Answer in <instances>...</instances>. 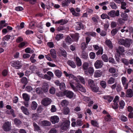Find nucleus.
<instances>
[{"label": "nucleus", "mask_w": 133, "mask_h": 133, "mask_svg": "<svg viewBox=\"0 0 133 133\" xmlns=\"http://www.w3.org/2000/svg\"><path fill=\"white\" fill-rule=\"evenodd\" d=\"M89 56L91 59H94L95 57V54L94 52H91L89 54Z\"/></svg>", "instance_id": "nucleus-51"}, {"label": "nucleus", "mask_w": 133, "mask_h": 133, "mask_svg": "<svg viewBox=\"0 0 133 133\" xmlns=\"http://www.w3.org/2000/svg\"><path fill=\"white\" fill-rule=\"evenodd\" d=\"M57 132V130L55 128L51 129L49 131V133H56Z\"/></svg>", "instance_id": "nucleus-64"}, {"label": "nucleus", "mask_w": 133, "mask_h": 133, "mask_svg": "<svg viewBox=\"0 0 133 133\" xmlns=\"http://www.w3.org/2000/svg\"><path fill=\"white\" fill-rule=\"evenodd\" d=\"M63 35L62 34H58L56 36L55 39L57 41H58L63 37Z\"/></svg>", "instance_id": "nucleus-33"}, {"label": "nucleus", "mask_w": 133, "mask_h": 133, "mask_svg": "<svg viewBox=\"0 0 133 133\" xmlns=\"http://www.w3.org/2000/svg\"><path fill=\"white\" fill-rule=\"evenodd\" d=\"M70 36L74 41H77L79 37L78 33H76L74 34H71Z\"/></svg>", "instance_id": "nucleus-15"}, {"label": "nucleus", "mask_w": 133, "mask_h": 133, "mask_svg": "<svg viewBox=\"0 0 133 133\" xmlns=\"http://www.w3.org/2000/svg\"><path fill=\"white\" fill-rule=\"evenodd\" d=\"M70 10V11L72 13V14L73 16H79V14L78 13H76L74 9L73 8H71Z\"/></svg>", "instance_id": "nucleus-20"}, {"label": "nucleus", "mask_w": 133, "mask_h": 133, "mask_svg": "<svg viewBox=\"0 0 133 133\" xmlns=\"http://www.w3.org/2000/svg\"><path fill=\"white\" fill-rule=\"evenodd\" d=\"M76 127H80L82 125V122L80 119L77 120L76 122Z\"/></svg>", "instance_id": "nucleus-38"}, {"label": "nucleus", "mask_w": 133, "mask_h": 133, "mask_svg": "<svg viewBox=\"0 0 133 133\" xmlns=\"http://www.w3.org/2000/svg\"><path fill=\"white\" fill-rule=\"evenodd\" d=\"M105 43L110 48L112 49L113 48L112 44L109 40H107L105 41Z\"/></svg>", "instance_id": "nucleus-29"}, {"label": "nucleus", "mask_w": 133, "mask_h": 133, "mask_svg": "<svg viewBox=\"0 0 133 133\" xmlns=\"http://www.w3.org/2000/svg\"><path fill=\"white\" fill-rule=\"evenodd\" d=\"M42 124L45 126L50 125V123L47 121H43L42 122Z\"/></svg>", "instance_id": "nucleus-42"}, {"label": "nucleus", "mask_w": 133, "mask_h": 133, "mask_svg": "<svg viewBox=\"0 0 133 133\" xmlns=\"http://www.w3.org/2000/svg\"><path fill=\"white\" fill-rule=\"evenodd\" d=\"M103 98L104 99L107 100L109 102H111L113 99V97L109 96H104Z\"/></svg>", "instance_id": "nucleus-17"}, {"label": "nucleus", "mask_w": 133, "mask_h": 133, "mask_svg": "<svg viewBox=\"0 0 133 133\" xmlns=\"http://www.w3.org/2000/svg\"><path fill=\"white\" fill-rule=\"evenodd\" d=\"M101 17L102 19H104L106 18H107L109 19H110V17L106 14H103L101 16Z\"/></svg>", "instance_id": "nucleus-47"}, {"label": "nucleus", "mask_w": 133, "mask_h": 133, "mask_svg": "<svg viewBox=\"0 0 133 133\" xmlns=\"http://www.w3.org/2000/svg\"><path fill=\"white\" fill-rule=\"evenodd\" d=\"M103 64V62L102 61L98 60L95 62L94 65L96 68L99 69L101 68Z\"/></svg>", "instance_id": "nucleus-6"}, {"label": "nucleus", "mask_w": 133, "mask_h": 133, "mask_svg": "<svg viewBox=\"0 0 133 133\" xmlns=\"http://www.w3.org/2000/svg\"><path fill=\"white\" fill-rule=\"evenodd\" d=\"M50 121L53 124H55L59 122V118L57 116H54L51 117Z\"/></svg>", "instance_id": "nucleus-11"}, {"label": "nucleus", "mask_w": 133, "mask_h": 133, "mask_svg": "<svg viewBox=\"0 0 133 133\" xmlns=\"http://www.w3.org/2000/svg\"><path fill=\"white\" fill-rule=\"evenodd\" d=\"M88 84L91 88L92 87L94 86L95 85L94 82L93 80L91 79H89L88 80Z\"/></svg>", "instance_id": "nucleus-37"}, {"label": "nucleus", "mask_w": 133, "mask_h": 133, "mask_svg": "<svg viewBox=\"0 0 133 133\" xmlns=\"http://www.w3.org/2000/svg\"><path fill=\"white\" fill-rule=\"evenodd\" d=\"M114 105L112 106V108L114 109H116L118 108V105L117 102H114Z\"/></svg>", "instance_id": "nucleus-60"}, {"label": "nucleus", "mask_w": 133, "mask_h": 133, "mask_svg": "<svg viewBox=\"0 0 133 133\" xmlns=\"http://www.w3.org/2000/svg\"><path fill=\"white\" fill-rule=\"evenodd\" d=\"M33 125L34 127V130L35 131H38L40 130V128L39 126L36 123H33Z\"/></svg>", "instance_id": "nucleus-23"}, {"label": "nucleus", "mask_w": 133, "mask_h": 133, "mask_svg": "<svg viewBox=\"0 0 133 133\" xmlns=\"http://www.w3.org/2000/svg\"><path fill=\"white\" fill-rule=\"evenodd\" d=\"M48 45L50 48H52L54 47V45L52 42H49L47 43Z\"/></svg>", "instance_id": "nucleus-63"}, {"label": "nucleus", "mask_w": 133, "mask_h": 133, "mask_svg": "<svg viewBox=\"0 0 133 133\" xmlns=\"http://www.w3.org/2000/svg\"><path fill=\"white\" fill-rule=\"evenodd\" d=\"M51 102V99L48 98L43 99L41 102V104L45 106H47L50 104Z\"/></svg>", "instance_id": "nucleus-5"}, {"label": "nucleus", "mask_w": 133, "mask_h": 133, "mask_svg": "<svg viewBox=\"0 0 133 133\" xmlns=\"http://www.w3.org/2000/svg\"><path fill=\"white\" fill-rule=\"evenodd\" d=\"M115 79L112 77H110L108 81V83L109 84H111L114 83L115 82Z\"/></svg>", "instance_id": "nucleus-36"}, {"label": "nucleus", "mask_w": 133, "mask_h": 133, "mask_svg": "<svg viewBox=\"0 0 133 133\" xmlns=\"http://www.w3.org/2000/svg\"><path fill=\"white\" fill-rule=\"evenodd\" d=\"M14 123L17 125L18 126L22 123L21 121L19 119L15 118L14 120Z\"/></svg>", "instance_id": "nucleus-31"}, {"label": "nucleus", "mask_w": 133, "mask_h": 133, "mask_svg": "<svg viewBox=\"0 0 133 133\" xmlns=\"http://www.w3.org/2000/svg\"><path fill=\"white\" fill-rule=\"evenodd\" d=\"M109 16L112 17H114L115 16V11L114 10H112L108 13Z\"/></svg>", "instance_id": "nucleus-30"}, {"label": "nucleus", "mask_w": 133, "mask_h": 133, "mask_svg": "<svg viewBox=\"0 0 133 133\" xmlns=\"http://www.w3.org/2000/svg\"><path fill=\"white\" fill-rule=\"evenodd\" d=\"M89 66V64L87 62H84L83 64V69L84 70H87Z\"/></svg>", "instance_id": "nucleus-40"}, {"label": "nucleus", "mask_w": 133, "mask_h": 133, "mask_svg": "<svg viewBox=\"0 0 133 133\" xmlns=\"http://www.w3.org/2000/svg\"><path fill=\"white\" fill-rule=\"evenodd\" d=\"M49 88V85L47 83L44 82L42 84V89L44 92H47L48 91Z\"/></svg>", "instance_id": "nucleus-10"}, {"label": "nucleus", "mask_w": 133, "mask_h": 133, "mask_svg": "<svg viewBox=\"0 0 133 133\" xmlns=\"http://www.w3.org/2000/svg\"><path fill=\"white\" fill-rule=\"evenodd\" d=\"M21 82L22 83L26 85L28 83V81L26 78L24 77L22 78L21 79Z\"/></svg>", "instance_id": "nucleus-55"}, {"label": "nucleus", "mask_w": 133, "mask_h": 133, "mask_svg": "<svg viewBox=\"0 0 133 133\" xmlns=\"http://www.w3.org/2000/svg\"><path fill=\"white\" fill-rule=\"evenodd\" d=\"M68 104V102L65 99L63 100L62 101L61 103V105L62 106H64L65 105H67Z\"/></svg>", "instance_id": "nucleus-45"}, {"label": "nucleus", "mask_w": 133, "mask_h": 133, "mask_svg": "<svg viewBox=\"0 0 133 133\" xmlns=\"http://www.w3.org/2000/svg\"><path fill=\"white\" fill-rule=\"evenodd\" d=\"M37 104L36 103L35 101L32 102L31 105V108L33 110H35L37 107Z\"/></svg>", "instance_id": "nucleus-22"}, {"label": "nucleus", "mask_w": 133, "mask_h": 133, "mask_svg": "<svg viewBox=\"0 0 133 133\" xmlns=\"http://www.w3.org/2000/svg\"><path fill=\"white\" fill-rule=\"evenodd\" d=\"M132 42V40L131 39H124L121 38L119 39L118 40V43L119 44L124 45L127 48H129Z\"/></svg>", "instance_id": "nucleus-2"}, {"label": "nucleus", "mask_w": 133, "mask_h": 133, "mask_svg": "<svg viewBox=\"0 0 133 133\" xmlns=\"http://www.w3.org/2000/svg\"><path fill=\"white\" fill-rule=\"evenodd\" d=\"M126 78L124 77H123L122 78V83L125 89H127L128 88V84L126 82Z\"/></svg>", "instance_id": "nucleus-12"}, {"label": "nucleus", "mask_w": 133, "mask_h": 133, "mask_svg": "<svg viewBox=\"0 0 133 133\" xmlns=\"http://www.w3.org/2000/svg\"><path fill=\"white\" fill-rule=\"evenodd\" d=\"M67 22V21L63 19H61L59 21H57L56 22V23L59 24L61 23V25H63L66 24Z\"/></svg>", "instance_id": "nucleus-32"}, {"label": "nucleus", "mask_w": 133, "mask_h": 133, "mask_svg": "<svg viewBox=\"0 0 133 133\" xmlns=\"http://www.w3.org/2000/svg\"><path fill=\"white\" fill-rule=\"evenodd\" d=\"M68 64L72 68H75L76 66L74 62L73 61L71 60H69L68 61Z\"/></svg>", "instance_id": "nucleus-24"}, {"label": "nucleus", "mask_w": 133, "mask_h": 133, "mask_svg": "<svg viewBox=\"0 0 133 133\" xmlns=\"http://www.w3.org/2000/svg\"><path fill=\"white\" fill-rule=\"evenodd\" d=\"M70 122L69 121L66 120L63 122L61 126V129L62 130H65L68 128L70 125Z\"/></svg>", "instance_id": "nucleus-3"}, {"label": "nucleus", "mask_w": 133, "mask_h": 133, "mask_svg": "<svg viewBox=\"0 0 133 133\" xmlns=\"http://www.w3.org/2000/svg\"><path fill=\"white\" fill-rule=\"evenodd\" d=\"M100 84L102 87L104 88H105L106 86V83L104 81H101L100 83Z\"/></svg>", "instance_id": "nucleus-48"}, {"label": "nucleus", "mask_w": 133, "mask_h": 133, "mask_svg": "<svg viewBox=\"0 0 133 133\" xmlns=\"http://www.w3.org/2000/svg\"><path fill=\"white\" fill-rule=\"evenodd\" d=\"M102 74V72L100 70H98L95 71L94 73V76L95 77H100Z\"/></svg>", "instance_id": "nucleus-18"}, {"label": "nucleus", "mask_w": 133, "mask_h": 133, "mask_svg": "<svg viewBox=\"0 0 133 133\" xmlns=\"http://www.w3.org/2000/svg\"><path fill=\"white\" fill-rule=\"evenodd\" d=\"M21 109L23 113L25 115H28L30 114V112L28 109L22 106L21 108Z\"/></svg>", "instance_id": "nucleus-14"}, {"label": "nucleus", "mask_w": 133, "mask_h": 133, "mask_svg": "<svg viewBox=\"0 0 133 133\" xmlns=\"http://www.w3.org/2000/svg\"><path fill=\"white\" fill-rule=\"evenodd\" d=\"M49 91L51 94H54L55 93V88L53 87H52L50 89Z\"/></svg>", "instance_id": "nucleus-56"}, {"label": "nucleus", "mask_w": 133, "mask_h": 133, "mask_svg": "<svg viewBox=\"0 0 133 133\" xmlns=\"http://www.w3.org/2000/svg\"><path fill=\"white\" fill-rule=\"evenodd\" d=\"M63 113L65 115H67L69 113L70 110L69 108L67 107H65L63 108Z\"/></svg>", "instance_id": "nucleus-35"}, {"label": "nucleus", "mask_w": 133, "mask_h": 133, "mask_svg": "<svg viewBox=\"0 0 133 133\" xmlns=\"http://www.w3.org/2000/svg\"><path fill=\"white\" fill-rule=\"evenodd\" d=\"M88 72L90 74H93L94 70L93 68L92 67H90L88 69Z\"/></svg>", "instance_id": "nucleus-53"}, {"label": "nucleus", "mask_w": 133, "mask_h": 133, "mask_svg": "<svg viewBox=\"0 0 133 133\" xmlns=\"http://www.w3.org/2000/svg\"><path fill=\"white\" fill-rule=\"evenodd\" d=\"M109 72L113 74L115 73L116 71V69L113 67H111L108 70Z\"/></svg>", "instance_id": "nucleus-41"}, {"label": "nucleus", "mask_w": 133, "mask_h": 133, "mask_svg": "<svg viewBox=\"0 0 133 133\" xmlns=\"http://www.w3.org/2000/svg\"><path fill=\"white\" fill-rule=\"evenodd\" d=\"M120 119L123 121L125 122L127 120V118L124 115H122L120 118Z\"/></svg>", "instance_id": "nucleus-57"}, {"label": "nucleus", "mask_w": 133, "mask_h": 133, "mask_svg": "<svg viewBox=\"0 0 133 133\" xmlns=\"http://www.w3.org/2000/svg\"><path fill=\"white\" fill-rule=\"evenodd\" d=\"M91 123L94 126H97L98 123L97 122L95 121L92 120L91 121Z\"/></svg>", "instance_id": "nucleus-62"}, {"label": "nucleus", "mask_w": 133, "mask_h": 133, "mask_svg": "<svg viewBox=\"0 0 133 133\" xmlns=\"http://www.w3.org/2000/svg\"><path fill=\"white\" fill-rule=\"evenodd\" d=\"M121 61L123 63L127 65H128L129 64L128 61L126 59L122 58L121 59Z\"/></svg>", "instance_id": "nucleus-49"}, {"label": "nucleus", "mask_w": 133, "mask_h": 133, "mask_svg": "<svg viewBox=\"0 0 133 133\" xmlns=\"http://www.w3.org/2000/svg\"><path fill=\"white\" fill-rule=\"evenodd\" d=\"M118 31V29L116 28L113 29L111 31V33L113 36L115 35Z\"/></svg>", "instance_id": "nucleus-58"}, {"label": "nucleus", "mask_w": 133, "mask_h": 133, "mask_svg": "<svg viewBox=\"0 0 133 133\" xmlns=\"http://www.w3.org/2000/svg\"><path fill=\"white\" fill-rule=\"evenodd\" d=\"M115 50L117 52V56L119 57L120 56L121 53L120 52H124L125 51L124 48L122 46H119L118 48H116Z\"/></svg>", "instance_id": "nucleus-7"}, {"label": "nucleus", "mask_w": 133, "mask_h": 133, "mask_svg": "<svg viewBox=\"0 0 133 133\" xmlns=\"http://www.w3.org/2000/svg\"><path fill=\"white\" fill-rule=\"evenodd\" d=\"M23 99L26 101H28L30 99V97L26 93L23 94L22 95Z\"/></svg>", "instance_id": "nucleus-25"}, {"label": "nucleus", "mask_w": 133, "mask_h": 133, "mask_svg": "<svg viewBox=\"0 0 133 133\" xmlns=\"http://www.w3.org/2000/svg\"><path fill=\"white\" fill-rule=\"evenodd\" d=\"M119 104L120 105L119 108L122 109H123L125 105V103L124 101L123 100L119 102Z\"/></svg>", "instance_id": "nucleus-46"}, {"label": "nucleus", "mask_w": 133, "mask_h": 133, "mask_svg": "<svg viewBox=\"0 0 133 133\" xmlns=\"http://www.w3.org/2000/svg\"><path fill=\"white\" fill-rule=\"evenodd\" d=\"M125 96L127 97H131L133 96V92L131 89H129L127 90Z\"/></svg>", "instance_id": "nucleus-13"}, {"label": "nucleus", "mask_w": 133, "mask_h": 133, "mask_svg": "<svg viewBox=\"0 0 133 133\" xmlns=\"http://www.w3.org/2000/svg\"><path fill=\"white\" fill-rule=\"evenodd\" d=\"M91 88L93 91L95 92H97L99 90L98 87L96 86L95 85L94 86L91 87Z\"/></svg>", "instance_id": "nucleus-39"}, {"label": "nucleus", "mask_w": 133, "mask_h": 133, "mask_svg": "<svg viewBox=\"0 0 133 133\" xmlns=\"http://www.w3.org/2000/svg\"><path fill=\"white\" fill-rule=\"evenodd\" d=\"M76 64L78 66H81L82 65V62L81 59L78 57L76 58Z\"/></svg>", "instance_id": "nucleus-21"}, {"label": "nucleus", "mask_w": 133, "mask_h": 133, "mask_svg": "<svg viewBox=\"0 0 133 133\" xmlns=\"http://www.w3.org/2000/svg\"><path fill=\"white\" fill-rule=\"evenodd\" d=\"M59 86L60 89L61 90L64 89L65 87L64 83H60Z\"/></svg>", "instance_id": "nucleus-54"}, {"label": "nucleus", "mask_w": 133, "mask_h": 133, "mask_svg": "<svg viewBox=\"0 0 133 133\" xmlns=\"http://www.w3.org/2000/svg\"><path fill=\"white\" fill-rule=\"evenodd\" d=\"M77 25L75 27L76 29L77 30H79L81 28L83 29L84 26L82 24L81 22H78L77 23Z\"/></svg>", "instance_id": "nucleus-16"}, {"label": "nucleus", "mask_w": 133, "mask_h": 133, "mask_svg": "<svg viewBox=\"0 0 133 133\" xmlns=\"http://www.w3.org/2000/svg\"><path fill=\"white\" fill-rule=\"evenodd\" d=\"M65 41L67 42L69 44H70L71 43L72 39L69 36H68L65 39Z\"/></svg>", "instance_id": "nucleus-59"}, {"label": "nucleus", "mask_w": 133, "mask_h": 133, "mask_svg": "<svg viewBox=\"0 0 133 133\" xmlns=\"http://www.w3.org/2000/svg\"><path fill=\"white\" fill-rule=\"evenodd\" d=\"M50 54L54 58H56V55L55 50L54 49H51L50 50Z\"/></svg>", "instance_id": "nucleus-27"}, {"label": "nucleus", "mask_w": 133, "mask_h": 133, "mask_svg": "<svg viewBox=\"0 0 133 133\" xmlns=\"http://www.w3.org/2000/svg\"><path fill=\"white\" fill-rule=\"evenodd\" d=\"M55 74L57 77L60 78L61 76L62 73L60 70H57L55 71Z\"/></svg>", "instance_id": "nucleus-26"}, {"label": "nucleus", "mask_w": 133, "mask_h": 133, "mask_svg": "<svg viewBox=\"0 0 133 133\" xmlns=\"http://www.w3.org/2000/svg\"><path fill=\"white\" fill-rule=\"evenodd\" d=\"M81 56L82 58L87 59L88 57V54L84 51H83L82 52Z\"/></svg>", "instance_id": "nucleus-28"}, {"label": "nucleus", "mask_w": 133, "mask_h": 133, "mask_svg": "<svg viewBox=\"0 0 133 133\" xmlns=\"http://www.w3.org/2000/svg\"><path fill=\"white\" fill-rule=\"evenodd\" d=\"M74 80H75L77 83H75L73 81H70L69 82V84L71 88L76 92L77 91L78 89L82 92H85L86 91L85 89L78 83L79 80L78 79L75 77V78L74 79Z\"/></svg>", "instance_id": "nucleus-1"}, {"label": "nucleus", "mask_w": 133, "mask_h": 133, "mask_svg": "<svg viewBox=\"0 0 133 133\" xmlns=\"http://www.w3.org/2000/svg\"><path fill=\"white\" fill-rule=\"evenodd\" d=\"M86 47L87 46L85 43L83 42L82 43L81 45V48L83 51H84Z\"/></svg>", "instance_id": "nucleus-61"}, {"label": "nucleus", "mask_w": 133, "mask_h": 133, "mask_svg": "<svg viewBox=\"0 0 133 133\" xmlns=\"http://www.w3.org/2000/svg\"><path fill=\"white\" fill-rule=\"evenodd\" d=\"M11 37V36L9 35H7L4 37L2 39L3 41H7Z\"/></svg>", "instance_id": "nucleus-44"}, {"label": "nucleus", "mask_w": 133, "mask_h": 133, "mask_svg": "<svg viewBox=\"0 0 133 133\" xmlns=\"http://www.w3.org/2000/svg\"><path fill=\"white\" fill-rule=\"evenodd\" d=\"M121 16L122 17L123 19V21H126L128 20V15L127 14L124 12H122L121 14Z\"/></svg>", "instance_id": "nucleus-19"}, {"label": "nucleus", "mask_w": 133, "mask_h": 133, "mask_svg": "<svg viewBox=\"0 0 133 133\" xmlns=\"http://www.w3.org/2000/svg\"><path fill=\"white\" fill-rule=\"evenodd\" d=\"M102 60L105 62H107L108 61V56L106 54L103 55L101 57Z\"/></svg>", "instance_id": "nucleus-34"}, {"label": "nucleus", "mask_w": 133, "mask_h": 133, "mask_svg": "<svg viewBox=\"0 0 133 133\" xmlns=\"http://www.w3.org/2000/svg\"><path fill=\"white\" fill-rule=\"evenodd\" d=\"M103 50L102 48H99L98 50L96 52V55H99L100 54L102 55L103 53Z\"/></svg>", "instance_id": "nucleus-50"}, {"label": "nucleus", "mask_w": 133, "mask_h": 133, "mask_svg": "<svg viewBox=\"0 0 133 133\" xmlns=\"http://www.w3.org/2000/svg\"><path fill=\"white\" fill-rule=\"evenodd\" d=\"M25 52L27 53L32 54L34 52V51L30 48H27L25 49Z\"/></svg>", "instance_id": "nucleus-43"}, {"label": "nucleus", "mask_w": 133, "mask_h": 133, "mask_svg": "<svg viewBox=\"0 0 133 133\" xmlns=\"http://www.w3.org/2000/svg\"><path fill=\"white\" fill-rule=\"evenodd\" d=\"M110 6L113 9H116L117 6L115 3L114 2H111L110 3Z\"/></svg>", "instance_id": "nucleus-52"}, {"label": "nucleus", "mask_w": 133, "mask_h": 133, "mask_svg": "<svg viewBox=\"0 0 133 133\" xmlns=\"http://www.w3.org/2000/svg\"><path fill=\"white\" fill-rule=\"evenodd\" d=\"M12 66L16 68L17 69H19L21 66V63L18 61L12 62Z\"/></svg>", "instance_id": "nucleus-9"}, {"label": "nucleus", "mask_w": 133, "mask_h": 133, "mask_svg": "<svg viewBox=\"0 0 133 133\" xmlns=\"http://www.w3.org/2000/svg\"><path fill=\"white\" fill-rule=\"evenodd\" d=\"M63 94L66 97L69 98H71L73 96L74 93L70 91L65 90L63 91Z\"/></svg>", "instance_id": "nucleus-8"}, {"label": "nucleus", "mask_w": 133, "mask_h": 133, "mask_svg": "<svg viewBox=\"0 0 133 133\" xmlns=\"http://www.w3.org/2000/svg\"><path fill=\"white\" fill-rule=\"evenodd\" d=\"M11 126V123L9 122H6L2 126L4 130L5 131H8L10 130Z\"/></svg>", "instance_id": "nucleus-4"}]
</instances>
